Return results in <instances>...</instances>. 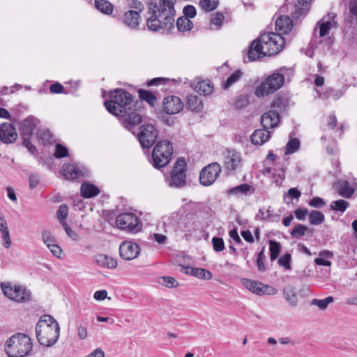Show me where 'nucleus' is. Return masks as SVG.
Wrapping results in <instances>:
<instances>
[{
    "mask_svg": "<svg viewBox=\"0 0 357 357\" xmlns=\"http://www.w3.org/2000/svg\"><path fill=\"white\" fill-rule=\"evenodd\" d=\"M104 105L112 115L119 117L121 125L129 131L142 121L143 103L135 100L131 93L123 89L112 90Z\"/></svg>",
    "mask_w": 357,
    "mask_h": 357,
    "instance_id": "obj_1",
    "label": "nucleus"
},
{
    "mask_svg": "<svg viewBox=\"0 0 357 357\" xmlns=\"http://www.w3.org/2000/svg\"><path fill=\"white\" fill-rule=\"evenodd\" d=\"M176 0H159L158 3L149 2L148 13L150 16L146 19L149 30L158 32L161 30L169 31L174 28V8Z\"/></svg>",
    "mask_w": 357,
    "mask_h": 357,
    "instance_id": "obj_2",
    "label": "nucleus"
},
{
    "mask_svg": "<svg viewBox=\"0 0 357 357\" xmlns=\"http://www.w3.org/2000/svg\"><path fill=\"white\" fill-rule=\"evenodd\" d=\"M38 342L45 347L54 345L59 340L60 327L58 322L50 314L43 315L36 326Z\"/></svg>",
    "mask_w": 357,
    "mask_h": 357,
    "instance_id": "obj_3",
    "label": "nucleus"
},
{
    "mask_svg": "<svg viewBox=\"0 0 357 357\" xmlns=\"http://www.w3.org/2000/svg\"><path fill=\"white\" fill-rule=\"evenodd\" d=\"M4 349L9 357H24L31 351L32 342L26 334L17 333L7 340Z\"/></svg>",
    "mask_w": 357,
    "mask_h": 357,
    "instance_id": "obj_4",
    "label": "nucleus"
},
{
    "mask_svg": "<svg viewBox=\"0 0 357 357\" xmlns=\"http://www.w3.org/2000/svg\"><path fill=\"white\" fill-rule=\"evenodd\" d=\"M287 70L280 68L276 72L268 76L261 84L256 88L255 95L258 97L273 93L280 89L284 83V76L282 73Z\"/></svg>",
    "mask_w": 357,
    "mask_h": 357,
    "instance_id": "obj_5",
    "label": "nucleus"
},
{
    "mask_svg": "<svg viewBox=\"0 0 357 357\" xmlns=\"http://www.w3.org/2000/svg\"><path fill=\"white\" fill-rule=\"evenodd\" d=\"M173 147L169 141L162 140L158 142L152 151V165L155 169L167 166L172 157Z\"/></svg>",
    "mask_w": 357,
    "mask_h": 357,
    "instance_id": "obj_6",
    "label": "nucleus"
},
{
    "mask_svg": "<svg viewBox=\"0 0 357 357\" xmlns=\"http://www.w3.org/2000/svg\"><path fill=\"white\" fill-rule=\"evenodd\" d=\"M186 161L185 158H178L170 173V176L167 178V183L169 187L175 188H181L186 185Z\"/></svg>",
    "mask_w": 357,
    "mask_h": 357,
    "instance_id": "obj_7",
    "label": "nucleus"
},
{
    "mask_svg": "<svg viewBox=\"0 0 357 357\" xmlns=\"http://www.w3.org/2000/svg\"><path fill=\"white\" fill-rule=\"evenodd\" d=\"M261 42L264 43V48L268 56L278 54L284 45V39L280 33L274 32L264 33L261 35Z\"/></svg>",
    "mask_w": 357,
    "mask_h": 357,
    "instance_id": "obj_8",
    "label": "nucleus"
},
{
    "mask_svg": "<svg viewBox=\"0 0 357 357\" xmlns=\"http://www.w3.org/2000/svg\"><path fill=\"white\" fill-rule=\"evenodd\" d=\"M1 288L6 297L16 302L24 303L31 299V293L24 287L1 283Z\"/></svg>",
    "mask_w": 357,
    "mask_h": 357,
    "instance_id": "obj_9",
    "label": "nucleus"
},
{
    "mask_svg": "<svg viewBox=\"0 0 357 357\" xmlns=\"http://www.w3.org/2000/svg\"><path fill=\"white\" fill-rule=\"evenodd\" d=\"M119 228L128 232L135 233L140 230L139 220L132 213H123L117 216L116 220Z\"/></svg>",
    "mask_w": 357,
    "mask_h": 357,
    "instance_id": "obj_10",
    "label": "nucleus"
},
{
    "mask_svg": "<svg viewBox=\"0 0 357 357\" xmlns=\"http://www.w3.org/2000/svg\"><path fill=\"white\" fill-rule=\"evenodd\" d=\"M221 172L222 167L217 162L208 164L200 172V183L204 186L212 185L217 180Z\"/></svg>",
    "mask_w": 357,
    "mask_h": 357,
    "instance_id": "obj_11",
    "label": "nucleus"
},
{
    "mask_svg": "<svg viewBox=\"0 0 357 357\" xmlns=\"http://www.w3.org/2000/svg\"><path fill=\"white\" fill-rule=\"evenodd\" d=\"M158 135V130L153 125L145 124L140 127L137 139L143 149H149L155 143Z\"/></svg>",
    "mask_w": 357,
    "mask_h": 357,
    "instance_id": "obj_12",
    "label": "nucleus"
},
{
    "mask_svg": "<svg viewBox=\"0 0 357 357\" xmlns=\"http://www.w3.org/2000/svg\"><path fill=\"white\" fill-rule=\"evenodd\" d=\"M162 110L167 114H176L179 113L183 108V103L176 96H169L163 99L162 105Z\"/></svg>",
    "mask_w": 357,
    "mask_h": 357,
    "instance_id": "obj_13",
    "label": "nucleus"
},
{
    "mask_svg": "<svg viewBox=\"0 0 357 357\" xmlns=\"http://www.w3.org/2000/svg\"><path fill=\"white\" fill-rule=\"evenodd\" d=\"M140 252L139 246L132 241H123L119 246V254L125 260H132L138 257Z\"/></svg>",
    "mask_w": 357,
    "mask_h": 357,
    "instance_id": "obj_14",
    "label": "nucleus"
},
{
    "mask_svg": "<svg viewBox=\"0 0 357 357\" xmlns=\"http://www.w3.org/2000/svg\"><path fill=\"white\" fill-rule=\"evenodd\" d=\"M17 139V132L14 126L4 122L0 124V141L6 144L14 143Z\"/></svg>",
    "mask_w": 357,
    "mask_h": 357,
    "instance_id": "obj_15",
    "label": "nucleus"
},
{
    "mask_svg": "<svg viewBox=\"0 0 357 357\" xmlns=\"http://www.w3.org/2000/svg\"><path fill=\"white\" fill-rule=\"evenodd\" d=\"M242 167L241 153L235 150H227L225 158V167L228 172L239 170Z\"/></svg>",
    "mask_w": 357,
    "mask_h": 357,
    "instance_id": "obj_16",
    "label": "nucleus"
},
{
    "mask_svg": "<svg viewBox=\"0 0 357 357\" xmlns=\"http://www.w3.org/2000/svg\"><path fill=\"white\" fill-rule=\"evenodd\" d=\"M121 23L132 31L139 29V24L141 21L140 13L139 11L130 10L126 11L120 18Z\"/></svg>",
    "mask_w": 357,
    "mask_h": 357,
    "instance_id": "obj_17",
    "label": "nucleus"
},
{
    "mask_svg": "<svg viewBox=\"0 0 357 357\" xmlns=\"http://www.w3.org/2000/svg\"><path fill=\"white\" fill-rule=\"evenodd\" d=\"M268 56L264 48V43L261 42V36L252 42L248 52V58L250 61H254Z\"/></svg>",
    "mask_w": 357,
    "mask_h": 357,
    "instance_id": "obj_18",
    "label": "nucleus"
},
{
    "mask_svg": "<svg viewBox=\"0 0 357 357\" xmlns=\"http://www.w3.org/2000/svg\"><path fill=\"white\" fill-rule=\"evenodd\" d=\"M337 15L334 13H329L327 15L328 20L324 21L325 17L318 22L316 26L319 27V36L324 37L328 34L329 31L333 27L338 26L337 22L335 20ZM317 28V27H315ZM316 30V29H314Z\"/></svg>",
    "mask_w": 357,
    "mask_h": 357,
    "instance_id": "obj_19",
    "label": "nucleus"
},
{
    "mask_svg": "<svg viewBox=\"0 0 357 357\" xmlns=\"http://www.w3.org/2000/svg\"><path fill=\"white\" fill-rule=\"evenodd\" d=\"M280 122V114L277 109H271L264 113L261 117V123L264 128H273Z\"/></svg>",
    "mask_w": 357,
    "mask_h": 357,
    "instance_id": "obj_20",
    "label": "nucleus"
},
{
    "mask_svg": "<svg viewBox=\"0 0 357 357\" xmlns=\"http://www.w3.org/2000/svg\"><path fill=\"white\" fill-rule=\"evenodd\" d=\"M39 123V120L33 116H29L21 123V135L31 136Z\"/></svg>",
    "mask_w": 357,
    "mask_h": 357,
    "instance_id": "obj_21",
    "label": "nucleus"
},
{
    "mask_svg": "<svg viewBox=\"0 0 357 357\" xmlns=\"http://www.w3.org/2000/svg\"><path fill=\"white\" fill-rule=\"evenodd\" d=\"M293 27L292 20L288 16H280L275 21V29L278 33L287 34Z\"/></svg>",
    "mask_w": 357,
    "mask_h": 357,
    "instance_id": "obj_22",
    "label": "nucleus"
},
{
    "mask_svg": "<svg viewBox=\"0 0 357 357\" xmlns=\"http://www.w3.org/2000/svg\"><path fill=\"white\" fill-rule=\"evenodd\" d=\"M271 137V132L268 128L256 130L250 136L252 144L256 145H261L268 140Z\"/></svg>",
    "mask_w": 357,
    "mask_h": 357,
    "instance_id": "obj_23",
    "label": "nucleus"
},
{
    "mask_svg": "<svg viewBox=\"0 0 357 357\" xmlns=\"http://www.w3.org/2000/svg\"><path fill=\"white\" fill-rule=\"evenodd\" d=\"M255 188L248 184L243 183L228 189L226 192L227 195H248L254 193Z\"/></svg>",
    "mask_w": 357,
    "mask_h": 357,
    "instance_id": "obj_24",
    "label": "nucleus"
},
{
    "mask_svg": "<svg viewBox=\"0 0 357 357\" xmlns=\"http://www.w3.org/2000/svg\"><path fill=\"white\" fill-rule=\"evenodd\" d=\"M255 220H268L271 222H278L280 220V215L273 213V210L271 209V206H269L266 210L264 208H260L258 213L256 214Z\"/></svg>",
    "mask_w": 357,
    "mask_h": 357,
    "instance_id": "obj_25",
    "label": "nucleus"
},
{
    "mask_svg": "<svg viewBox=\"0 0 357 357\" xmlns=\"http://www.w3.org/2000/svg\"><path fill=\"white\" fill-rule=\"evenodd\" d=\"M242 282L244 287L252 293L259 296L264 294V291L262 290L264 287L263 283L247 278L243 279Z\"/></svg>",
    "mask_w": 357,
    "mask_h": 357,
    "instance_id": "obj_26",
    "label": "nucleus"
},
{
    "mask_svg": "<svg viewBox=\"0 0 357 357\" xmlns=\"http://www.w3.org/2000/svg\"><path fill=\"white\" fill-rule=\"evenodd\" d=\"M63 174L66 179L71 181L79 179L81 176H83L82 171L78 169L74 165L70 164L65 165L63 166Z\"/></svg>",
    "mask_w": 357,
    "mask_h": 357,
    "instance_id": "obj_27",
    "label": "nucleus"
},
{
    "mask_svg": "<svg viewBox=\"0 0 357 357\" xmlns=\"http://www.w3.org/2000/svg\"><path fill=\"white\" fill-rule=\"evenodd\" d=\"M186 107L192 112H200L203 109L202 100L199 96L190 94L187 96Z\"/></svg>",
    "mask_w": 357,
    "mask_h": 357,
    "instance_id": "obj_28",
    "label": "nucleus"
},
{
    "mask_svg": "<svg viewBox=\"0 0 357 357\" xmlns=\"http://www.w3.org/2000/svg\"><path fill=\"white\" fill-rule=\"evenodd\" d=\"M283 296L287 302L292 307H296L298 305V296L296 293V289L292 285H287L284 287L282 291Z\"/></svg>",
    "mask_w": 357,
    "mask_h": 357,
    "instance_id": "obj_29",
    "label": "nucleus"
},
{
    "mask_svg": "<svg viewBox=\"0 0 357 357\" xmlns=\"http://www.w3.org/2000/svg\"><path fill=\"white\" fill-rule=\"evenodd\" d=\"M335 187L339 195L344 198H350L354 192V189L350 186L348 181H346L337 182Z\"/></svg>",
    "mask_w": 357,
    "mask_h": 357,
    "instance_id": "obj_30",
    "label": "nucleus"
},
{
    "mask_svg": "<svg viewBox=\"0 0 357 357\" xmlns=\"http://www.w3.org/2000/svg\"><path fill=\"white\" fill-rule=\"evenodd\" d=\"M81 195L84 198H91L100 193V190L95 185L89 183H82L80 188Z\"/></svg>",
    "mask_w": 357,
    "mask_h": 357,
    "instance_id": "obj_31",
    "label": "nucleus"
},
{
    "mask_svg": "<svg viewBox=\"0 0 357 357\" xmlns=\"http://www.w3.org/2000/svg\"><path fill=\"white\" fill-rule=\"evenodd\" d=\"M95 261L98 265L108 268H114L117 266V262L115 259L103 254L97 255L95 257Z\"/></svg>",
    "mask_w": 357,
    "mask_h": 357,
    "instance_id": "obj_32",
    "label": "nucleus"
},
{
    "mask_svg": "<svg viewBox=\"0 0 357 357\" xmlns=\"http://www.w3.org/2000/svg\"><path fill=\"white\" fill-rule=\"evenodd\" d=\"M200 95L208 96L210 95L213 90V86L208 80H202L197 83L195 87Z\"/></svg>",
    "mask_w": 357,
    "mask_h": 357,
    "instance_id": "obj_33",
    "label": "nucleus"
},
{
    "mask_svg": "<svg viewBox=\"0 0 357 357\" xmlns=\"http://www.w3.org/2000/svg\"><path fill=\"white\" fill-rule=\"evenodd\" d=\"M138 94L140 98L139 102L142 103V101H145L150 106L154 107L157 102V98L152 92L144 89H139Z\"/></svg>",
    "mask_w": 357,
    "mask_h": 357,
    "instance_id": "obj_34",
    "label": "nucleus"
},
{
    "mask_svg": "<svg viewBox=\"0 0 357 357\" xmlns=\"http://www.w3.org/2000/svg\"><path fill=\"white\" fill-rule=\"evenodd\" d=\"M333 257V253L329 250H324L319 253V257L314 259V263L319 266H331V261L328 259Z\"/></svg>",
    "mask_w": 357,
    "mask_h": 357,
    "instance_id": "obj_35",
    "label": "nucleus"
},
{
    "mask_svg": "<svg viewBox=\"0 0 357 357\" xmlns=\"http://www.w3.org/2000/svg\"><path fill=\"white\" fill-rule=\"evenodd\" d=\"M176 26L181 32L188 31L192 29L193 23L189 18L182 16L177 19Z\"/></svg>",
    "mask_w": 357,
    "mask_h": 357,
    "instance_id": "obj_36",
    "label": "nucleus"
},
{
    "mask_svg": "<svg viewBox=\"0 0 357 357\" xmlns=\"http://www.w3.org/2000/svg\"><path fill=\"white\" fill-rule=\"evenodd\" d=\"M96 8L101 13L109 15L112 13L113 5L106 0H95Z\"/></svg>",
    "mask_w": 357,
    "mask_h": 357,
    "instance_id": "obj_37",
    "label": "nucleus"
},
{
    "mask_svg": "<svg viewBox=\"0 0 357 357\" xmlns=\"http://www.w3.org/2000/svg\"><path fill=\"white\" fill-rule=\"evenodd\" d=\"M190 275L203 280L212 278V273L208 270L202 268H192L190 269Z\"/></svg>",
    "mask_w": 357,
    "mask_h": 357,
    "instance_id": "obj_38",
    "label": "nucleus"
},
{
    "mask_svg": "<svg viewBox=\"0 0 357 357\" xmlns=\"http://www.w3.org/2000/svg\"><path fill=\"white\" fill-rule=\"evenodd\" d=\"M270 259L271 261L275 260L281 251V244L274 240L269 241Z\"/></svg>",
    "mask_w": 357,
    "mask_h": 357,
    "instance_id": "obj_39",
    "label": "nucleus"
},
{
    "mask_svg": "<svg viewBox=\"0 0 357 357\" xmlns=\"http://www.w3.org/2000/svg\"><path fill=\"white\" fill-rule=\"evenodd\" d=\"M309 221L312 225H319L325 221V216L321 212L314 210L310 213Z\"/></svg>",
    "mask_w": 357,
    "mask_h": 357,
    "instance_id": "obj_40",
    "label": "nucleus"
},
{
    "mask_svg": "<svg viewBox=\"0 0 357 357\" xmlns=\"http://www.w3.org/2000/svg\"><path fill=\"white\" fill-rule=\"evenodd\" d=\"M219 5V0H200L199 6L205 12H211L215 10Z\"/></svg>",
    "mask_w": 357,
    "mask_h": 357,
    "instance_id": "obj_41",
    "label": "nucleus"
},
{
    "mask_svg": "<svg viewBox=\"0 0 357 357\" xmlns=\"http://www.w3.org/2000/svg\"><path fill=\"white\" fill-rule=\"evenodd\" d=\"M349 203L344 199H338L331 203V208L335 211L344 213L349 206Z\"/></svg>",
    "mask_w": 357,
    "mask_h": 357,
    "instance_id": "obj_42",
    "label": "nucleus"
},
{
    "mask_svg": "<svg viewBox=\"0 0 357 357\" xmlns=\"http://www.w3.org/2000/svg\"><path fill=\"white\" fill-rule=\"evenodd\" d=\"M308 230V227L304 225L298 224L291 231L290 234L295 238H301L305 236L306 231Z\"/></svg>",
    "mask_w": 357,
    "mask_h": 357,
    "instance_id": "obj_43",
    "label": "nucleus"
},
{
    "mask_svg": "<svg viewBox=\"0 0 357 357\" xmlns=\"http://www.w3.org/2000/svg\"><path fill=\"white\" fill-rule=\"evenodd\" d=\"M68 207L66 204H61L57 212H56V216L62 226H65L66 223V218L68 217Z\"/></svg>",
    "mask_w": 357,
    "mask_h": 357,
    "instance_id": "obj_44",
    "label": "nucleus"
},
{
    "mask_svg": "<svg viewBox=\"0 0 357 357\" xmlns=\"http://www.w3.org/2000/svg\"><path fill=\"white\" fill-rule=\"evenodd\" d=\"M243 73L241 70L235 71L231 74L223 84V89H227L236 83L241 77Z\"/></svg>",
    "mask_w": 357,
    "mask_h": 357,
    "instance_id": "obj_45",
    "label": "nucleus"
},
{
    "mask_svg": "<svg viewBox=\"0 0 357 357\" xmlns=\"http://www.w3.org/2000/svg\"><path fill=\"white\" fill-rule=\"evenodd\" d=\"M333 301V296H328L324 299L314 298L312 300L311 303L317 306L320 310H325Z\"/></svg>",
    "mask_w": 357,
    "mask_h": 357,
    "instance_id": "obj_46",
    "label": "nucleus"
},
{
    "mask_svg": "<svg viewBox=\"0 0 357 357\" xmlns=\"http://www.w3.org/2000/svg\"><path fill=\"white\" fill-rule=\"evenodd\" d=\"M300 147V141L297 138L290 139L286 146L285 154H290L296 152Z\"/></svg>",
    "mask_w": 357,
    "mask_h": 357,
    "instance_id": "obj_47",
    "label": "nucleus"
},
{
    "mask_svg": "<svg viewBox=\"0 0 357 357\" xmlns=\"http://www.w3.org/2000/svg\"><path fill=\"white\" fill-rule=\"evenodd\" d=\"M279 172L274 173L273 175V182L275 183L276 185L279 186L282 184L283 180L285 178V167L284 165L278 167Z\"/></svg>",
    "mask_w": 357,
    "mask_h": 357,
    "instance_id": "obj_48",
    "label": "nucleus"
},
{
    "mask_svg": "<svg viewBox=\"0 0 357 357\" xmlns=\"http://www.w3.org/2000/svg\"><path fill=\"white\" fill-rule=\"evenodd\" d=\"M291 255L289 253H285L278 259V264L280 266L284 267L286 270H291Z\"/></svg>",
    "mask_w": 357,
    "mask_h": 357,
    "instance_id": "obj_49",
    "label": "nucleus"
},
{
    "mask_svg": "<svg viewBox=\"0 0 357 357\" xmlns=\"http://www.w3.org/2000/svg\"><path fill=\"white\" fill-rule=\"evenodd\" d=\"M42 240L48 248L50 247V245L56 244V239L52 235L51 232L47 230L43 231Z\"/></svg>",
    "mask_w": 357,
    "mask_h": 357,
    "instance_id": "obj_50",
    "label": "nucleus"
},
{
    "mask_svg": "<svg viewBox=\"0 0 357 357\" xmlns=\"http://www.w3.org/2000/svg\"><path fill=\"white\" fill-rule=\"evenodd\" d=\"M68 150L66 146L61 144H57L56 145V151L54 155L56 158H62L64 157L68 156Z\"/></svg>",
    "mask_w": 357,
    "mask_h": 357,
    "instance_id": "obj_51",
    "label": "nucleus"
},
{
    "mask_svg": "<svg viewBox=\"0 0 357 357\" xmlns=\"http://www.w3.org/2000/svg\"><path fill=\"white\" fill-rule=\"evenodd\" d=\"M212 244L215 252H221L225 249V243L222 238L213 237L212 238Z\"/></svg>",
    "mask_w": 357,
    "mask_h": 357,
    "instance_id": "obj_52",
    "label": "nucleus"
},
{
    "mask_svg": "<svg viewBox=\"0 0 357 357\" xmlns=\"http://www.w3.org/2000/svg\"><path fill=\"white\" fill-rule=\"evenodd\" d=\"M184 17L187 18H194L197 15V10L192 5H187L183 9Z\"/></svg>",
    "mask_w": 357,
    "mask_h": 357,
    "instance_id": "obj_53",
    "label": "nucleus"
},
{
    "mask_svg": "<svg viewBox=\"0 0 357 357\" xmlns=\"http://www.w3.org/2000/svg\"><path fill=\"white\" fill-rule=\"evenodd\" d=\"M22 145L26 147L31 153H34L37 149L36 147L31 142L30 137L31 136H22Z\"/></svg>",
    "mask_w": 357,
    "mask_h": 357,
    "instance_id": "obj_54",
    "label": "nucleus"
},
{
    "mask_svg": "<svg viewBox=\"0 0 357 357\" xmlns=\"http://www.w3.org/2000/svg\"><path fill=\"white\" fill-rule=\"evenodd\" d=\"M326 204L324 200L319 197H313L309 202V205L314 208H321Z\"/></svg>",
    "mask_w": 357,
    "mask_h": 357,
    "instance_id": "obj_55",
    "label": "nucleus"
},
{
    "mask_svg": "<svg viewBox=\"0 0 357 357\" xmlns=\"http://www.w3.org/2000/svg\"><path fill=\"white\" fill-rule=\"evenodd\" d=\"M40 183V176L38 174H31L29 178V185L30 189H34Z\"/></svg>",
    "mask_w": 357,
    "mask_h": 357,
    "instance_id": "obj_56",
    "label": "nucleus"
},
{
    "mask_svg": "<svg viewBox=\"0 0 357 357\" xmlns=\"http://www.w3.org/2000/svg\"><path fill=\"white\" fill-rule=\"evenodd\" d=\"M308 210L305 208H298L295 210L294 214L296 218L299 220H304L308 215Z\"/></svg>",
    "mask_w": 357,
    "mask_h": 357,
    "instance_id": "obj_57",
    "label": "nucleus"
},
{
    "mask_svg": "<svg viewBox=\"0 0 357 357\" xmlns=\"http://www.w3.org/2000/svg\"><path fill=\"white\" fill-rule=\"evenodd\" d=\"M163 284L167 287H174L178 285V282L172 277L164 276L162 278Z\"/></svg>",
    "mask_w": 357,
    "mask_h": 357,
    "instance_id": "obj_58",
    "label": "nucleus"
},
{
    "mask_svg": "<svg viewBox=\"0 0 357 357\" xmlns=\"http://www.w3.org/2000/svg\"><path fill=\"white\" fill-rule=\"evenodd\" d=\"M225 19V16L222 13H216L214 17L211 18V22L218 26H221L222 22Z\"/></svg>",
    "mask_w": 357,
    "mask_h": 357,
    "instance_id": "obj_59",
    "label": "nucleus"
},
{
    "mask_svg": "<svg viewBox=\"0 0 357 357\" xmlns=\"http://www.w3.org/2000/svg\"><path fill=\"white\" fill-rule=\"evenodd\" d=\"M284 107V100L281 97L275 98L271 103L272 109H279L280 110H281L282 108H283Z\"/></svg>",
    "mask_w": 357,
    "mask_h": 357,
    "instance_id": "obj_60",
    "label": "nucleus"
},
{
    "mask_svg": "<svg viewBox=\"0 0 357 357\" xmlns=\"http://www.w3.org/2000/svg\"><path fill=\"white\" fill-rule=\"evenodd\" d=\"M303 8H302L301 7L298 6H296V5H294V10L291 12V18L292 20H298L300 17V16H301L303 13Z\"/></svg>",
    "mask_w": 357,
    "mask_h": 357,
    "instance_id": "obj_61",
    "label": "nucleus"
},
{
    "mask_svg": "<svg viewBox=\"0 0 357 357\" xmlns=\"http://www.w3.org/2000/svg\"><path fill=\"white\" fill-rule=\"evenodd\" d=\"M1 237L3 240V246L6 248H10V246L11 245V240L10 238V233H9L8 229L1 232Z\"/></svg>",
    "mask_w": 357,
    "mask_h": 357,
    "instance_id": "obj_62",
    "label": "nucleus"
},
{
    "mask_svg": "<svg viewBox=\"0 0 357 357\" xmlns=\"http://www.w3.org/2000/svg\"><path fill=\"white\" fill-rule=\"evenodd\" d=\"M49 249L54 256L58 258H61L63 252L61 248L56 243L50 245Z\"/></svg>",
    "mask_w": 357,
    "mask_h": 357,
    "instance_id": "obj_63",
    "label": "nucleus"
},
{
    "mask_svg": "<svg viewBox=\"0 0 357 357\" xmlns=\"http://www.w3.org/2000/svg\"><path fill=\"white\" fill-rule=\"evenodd\" d=\"M50 91L52 93H61L63 91V86L60 83L55 82L50 86Z\"/></svg>",
    "mask_w": 357,
    "mask_h": 357,
    "instance_id": "obj_64",
    "label": "nucleus"
}]
</instances>
